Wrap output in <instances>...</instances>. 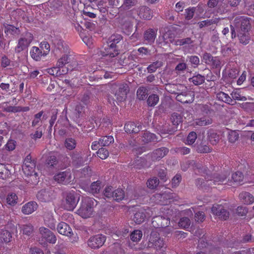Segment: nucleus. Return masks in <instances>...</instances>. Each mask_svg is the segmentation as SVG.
I'll return each instance as SVG.
<instances>
[{
    "mask_svg": "<svg viewBox=\"0 0 254 254\" xmlns=\"http://www.w3.org/2000/svg\"><path fill=\"white\" fill-rule=\"evenodd\" d=\"M95 200L90 197H86L81 200L80 206L77 210L79 215L83 218H87L93 214Z\"/></svg>",
    "mask_w": 254,
    "mask_h": 254,
    "instance_id": "1",
    "label": "nucleus"
},
{
    "mask_svg": "<svg viewBox=\"0 0 254 254\" xmlns=\"http://www.w3.org/2000/svg\"><path fill=\"white\" fill-rule=\"evenodd\" d=\"M63 204L64 208L68 210H73L80 199V194L74 190L65 191L63 193Z\"/></svg>",
    "mask_w": 254,
    "mask_h": 254,
    "instance_id": "2",
    "label": "nucleus"
},
{
    "mask_svg": "<svg viewBox=\"0 0 254 254\" xmlns=\"http://www.w3.org/2000/svg\"><path fill=\"white\" fill-rule=\"evenodd\" d=\"M112 88L117 100L119 102H123L126 100L127 94L129 91V88L127 84L115 83L112 85Z\"/></svg>",
    "mask_w": 254,
    "mask_h": 254,
    "instance_id": "3",
    "label": "nucleus"
},
{
    "mask_svg": "<svg viewBox=\"0 0 254 254\" xmlns=\"http://www.w3.org/2000/svg\"><path fill=\"white\" fill-rule=\"evenodd\" d=\"M251 20L250 18L244 16L236 17L233 24L235 26L237 32H249L252 27Z\"/></svg>",
    "mask_w": 254,
    "mask_h": 254,
    "instance_id": "4",
    "label": "nucleus"
},
{
    "mask_svg": "<svg viewBox=\"0 0 254 254\" xmlns=\"http://www.w3.org/2000/svg\"><path fill=\"white\" fill-rule=\"evenodd\" d=\"M96 90L94 88L86 91L81 97V101L85 105H91L96 102L97 98L96 96Z\"/></svg>",
    "mask_w": 254,
    "mask_h": 254,
    "instance_id": "5",
    "label": "nucleus"
},
{
    "mask_svg": "<svg viewBox=\"0 0 254 254\" xmlns=\"http://www.w3.org/2000/svg\"><path fill=\"white\" fill-rule=\"evenodd\" d=\"M229 175L228 172H225L221 173H214L211 175L212 178L209 179L210 181L208 184L209 186L213 187H216L215 186L223 184L226 180L227 177Z\"/></svg>",
    "mask_w": 254,
    "mask_h": 254,
    "instance_id": "6",
    "label": "nucleus"
},
{
    "mask_svg": "<svg viewBox=\"0 0 254 254\" xmlns=\"http://www.w3.org/2000/svg\"><path fill=\"white\" fill-rule=\"evenodd\" d=\"M36 161L32 159L31 155L28 154L25 158L22 165V170L27 175H31L34 172V168L36 166Z\"/></svg>",
    "mask_w": 254,
    "mask_h": 254,
    "instance_id": "7",
    "label": "nucleus"
},
{
    "mask_svg": "<svg viewBox=\"0 0 254 254\" xmlns=\"http://www.w3.org/2000/svg\"><path fill=\"white\" fill-rule=\"evenodd\" d=\"M106 241V237L101 234L91 237L88 241V245L92 249H99Z\"/></svg>",
    "mask_w": 254,
    "mask_h": 254,
    "instance_id": "8",
    "label": "nucleus"
},
{
    "mask_svg": "<svg viewBox=\"0 0 254 254\" xmlns=\"http://www.w3.org/2000/svg\"><path fill=\"white\" fill-rule=\"evenodd\" d=\"M27 38H20L18 42L17 46L15 48V51L19 53L22 51L26 49L33 40V35L31 33L27 34Z\"/></svg>",
    "mask_w": 254,
    "mask_h": 254,
    "instance_id": "9",
    "label": "nucleus"
},
{
    "mask_svg": "<svg viewBox=\"0 0 254 254\" xmlns=\"http://www.w3.org/2000/svg\"><path fill=\"white\" fill-rule=\"evenodd\" d=\"M71 174L69 171L60 172L55 175L54 179L58 183L67 185L71 182Z\"/></svg>",
    "mask_w": 254,
    "mask_h": 254,
    "instance_id": "10",
    "label": "nucleus"
},
{
    "mask_svg": "<svg viewBox=\"0 0 254 254\" xmlns=\"http://www.w3.org/2000/svg\"><path fill=\"white\" fill-rule=\"evenodd\" d=\"M138 140L143 144L159 141L158 137L155 134L147 131L142 132L138 136Z\"/></svg>",
    "mask_w": 254,
    "mask_h": 254,
    "instance_id": "11",
    "label": "nucleus"
},
{
    "mask_svg": "<svg viewBox=\"0 0 254 254\" xmlns=\"http://www.w3.org/2000/svg\"><path fill=\"white\" fill-rule=\"evenodd\" d=\"M52 189H43L38 192L36 196L37 199L42 202H49L54 197Z\"/></svg>",
    "mask_w": 254,
    "mask_h": 254,
    "instance_id": "12",
    "label": "nucleus"
},
{
    "mask_svg": "<svg viewBox=\"0 0 254 254\" xmlns=\"http://www.w3.org/2000/svg\"><path fill=\"white\" fill-rule=\"evenodd\" d=\"M39 232L42 237L47 242L52 244H55L56 242L57 238L56 236L49 229L41 227L39 228Z\"/></svg>",
    "mask_w": 254,
    "mask_h": 254,
    "instance_id": "13",
    "label": "nucleus"
},
{
    "mask_svg": "<svg viewBox=\"0 0 254 254\" xmlns=\"http://www.w3.org/2000/svg\"><path fill=\"white\" fill-rule=\"evenodd\" d=\"M165 89L171 94H178L184 93L187 90V87L181 84H166Z\"/></svg>",
    "mask_w": 254,
    "mask_h": 254,
    "instance_id": "14",
    "label": "nucleus"
},
{
    "mask_svg": "<svg viewBox=\"0 0 254 254\" xmlns=\"http://www.w3.org/2000/svg\"><path fill=\"white\" fill-rule=\"evenodd\" d=\"M168 152L169 149L167 147H163L155 149L151 153L150 156L152 161H159L165 156Z\"/></svg>",
    "mask_w": 254,
    "mask_h": 254,
    "instance_id": "15",
    "label": "nucleus"
},
{
    "mask_svg": "<svg viewBox=\"0 0 254 254\" xmlns=\"http://www.w3.org/2000/svg\"><path fill=\"white\" fill-rule=\"evenodd\" d=\"M81 180L80 183V186H82V185L83 184V182L84 181V179H85V181H86V184L85 186H83L82 188L85 190L87 188V186H88L90 182V178L93 176V172L92 171L91 168L89 167H87L84 168L81 172Z\"/></svg>",
    "mask_w": 254,
    "mask_h": 254,
    "instance_id": "16",
    "label": "nucleus"
},
{
    "mask_svg": "<svg viewBox=\"0 0 254 254\" xmlns=\"http://www.w3.org/2000/svg\"><path fill=\"white\" fill-rule=\"evenodd\" d=\"M122 41H123V37L121 35H113L109 39L107 44H109V46L111 48H114L119 49Z\"/></svg>",
    "mask_w": 254,
    "mask_h": 254,
    "instance_id": "17",
    "label": "nucleus"
},
{
    "mask_svg": "<svg viewBox=\"0 0 254 254\" xmlns=\"http://www.w3.org/2000/svg\"><path fill=\"white\" fill-rule=\"evenodd\" d=\"M135 124L133 122H129L126 123L125 125V130L126 132L128 133H137L142 128V126L141 124Z\"/></svg>",
    "mask_w": 254,
    "mask_h": 254,
    "instance_id": "18",
    "label": "nucleus"
},
{
    "mask_svg": "<svg viewBox=\"0 0 254 254\" xmlns=\"http://www.w3.org/2000/svg\"><path fill=\"white\" fill-rule=\"evenodd\" d=\"M57 229L58 232L62 235L68 237H71L72 235L71 228L65 222H61L59 223Z\"/></svg>",
    "mask_w": 254,
    "mask_h": 254,
    "instance_id": "19",
    "label": "nucleus"
},
{
    "mask_svg": "<svg viewBox=\"0 0 254 254\" xmlns=\"http://www.w3.org/2000/svg\"><path fill=\"white\" fill-rule=\"evenodd\" d=\"M163 246L164 242L162 239L157 236L155 238L152 236H150L148 245L149 247H154L156 249H160Z\"/></svg>",
    "mask_w": 254,
    "mask_h": 254,
    "instance_id": "20",
    "label": "nucleus"
},
{
    "mask_svg": "<svg viewBox=\"0 0 254 254\" xmlns=\"http://www.w3.org/2000/svg\"><path fill=\"white\" fill-rule=\"evenodd\" d=\"M157 30L156 29L149 28L146 30L144 33V39L149 43H152L156 37Z\"/></svg>",
    "mask_w": 254,
    "mask_h": 254,
    "instance_id": "21",
    "label": "nucleus"
},
{
    "mask_svg": "<svg viewBox=\"0 0 254 254\" xmlns=\"http://www.w3.org/2000/svg\"><path fill=\"white\" fill-rule=\"evenodd\" d=\"M71 157L72 163L76 167L82 166L84 163V160L79 152H73Z\"/></svg>",
    "mask_w": 254,
    "mask_h": 254,
    "instance_id": "22",
    "label": "nucleus"
},
{
    "mask_svg": "<svg viewBox=\"0 0 254 254\" xmlns=\"http://www.w3.org/2000/svg\"><path fill=\"white\" fill-rule=\"evenodd\" d=\"M37 208V204L34 201H30L27 203L22 208V212L25 214H30L36 210Z\"/></svg>",
    "mask_w": 254,
    "mask_h": 254,
    "instance_id": "23",
    "label": "nucleus"
},
{
    "mask_svg": "<svg viewBox=\"0 0 254 254\" xmlns=\"http://www.w3.org/2000/svg\"><path fill=\"white\" fill-rule=\"evenodd\" d=\"M139 15L140 17L146 20H150L152 17L150 8L146 6L140 7Z\"/></svg>",
    "mask_w": 254,
    "mask_h": 254,
    "instance_id": "24",
    "label": "nucleus"
},
{
    "mask_svg": "<svg viewBox=\"0 0 254 254\" xmlns=\"http://www.w3.org/2000/svg\"><path fill=\"white\" fill-rule=\"evenodd\" d=\"M145 217V210L140 208L134 214L133 220L135 223L140 224L144 221Z\"/></svg>",
    "mask_w": 254,
    "mask_h": 254,
    "instance_id": "25",
    "label": "nucleus"
},
{
    "mask_svg": "<svg viewBox=\"0 0 254 254\" xmlns=\"http://www.w3.org/2000/svg\"><path fill=\"white\" fill-rule=\"evenodd\" d=\"M242 202L245 204H250L254 202V197L249 192L244 191L239 194Z\"/></svg>",
    "mask_w": 254,
    "mask_h": 254,
    "instance_id": "26",
    "label": "nucleus"
},
{
    "mask_svg": "<svg viewBox=\"0 0 254 254\" xmlns=\"http://www.w3.org/2000/svg\"><path fill=\"white\" fill-rule=\"evenodd\" d=\"M3 26L4 28V33L7 35L8 34L11 35H18L20 33L19 28H17L13 25L4 23Z\"/></svg>",
    "mask_w": 254,
    "mask_h": 254,
    "instance_id": "27",
    "label": "nucleus"
},
{
    "mask_svg": "<svg viewBox=\"0 0 254 254\" xmlns=\"http://www.w3.org/2000/svg\"><path fill=\"white\" fill-rule=\"evenodd\" d=\"M214 167L212 165L210 166V168L206 166L202 165L199 172L202 174V175L204 176L205 179H207L208 181L209 179L212 178L211 173L214 170Z\"/></svg>",
    "mask_w": 254,
    "mask_h": 254,
    "instance_id": "28",
    "label": "nucleus"
},
{
    "mask_svg": "<svg viewBox=\"0 0 254 254\" xmlns=\"http://www.w3.org/2000/svg\"><path fill=\"white\" fill-rule=\"evenodd\" d=\"M195 123L196 125L199 126H206L211 125L213 123V120L209 117L204 116L196 119Z\"/></svg>",
    "mask_w": 254,
    "mask_h": 254,
    "instance_id": "29",
    "label": "nucleus"
},
{
    "mask_svg": "<svg viewBox=\"0 0 254 254\" xmlns=\"http://www.w3.org/2000/svg\"><path fill=\"white\" fill-rule=\"evenodd\" d=\"M126 194L125 191L121 188L114 190V197L113 200L119 202L126 198Z\"/></svg>",
    "mask_w": 254,
    "mask_h": 254,
    "instance_id": "30",
    "label": "nucleus"
},
{
    "mask_svg": "<svg viewBox=\"0 0 254 254\" xmlns=\"http://www.w3.org/2000/svg\"><path fill=\"white\" fill-rule=\"evenodd\" d=\"M108 47L105 48V52H103L105 53L104 56H109L110 58H114L116 57L119 54L120 49L118 48H111L109 46V44H107Z\"/></svg>",
    "mask_w": 254,
    "mask_h": 254,
    "instance_id": "31",
    "label": "nucleus"
},
{
    "mask_svg": "<svg viewBox=\"0 0 254 254\" xmlns=\"http://www.w3.org/2000/svg\"><path fill=\"white\" fill-rule=\"evenodd\" d=\"M237 37L240 42L243 45L248 44L250 40L249 32H237Z\"/></svg>",
    "mask_w": 254,
    "mask_h": 254,
    "instance_id": "32",
    "label": "nucleus"
},
{
    "mask_svg": "<svg viewBox=\"0 0 254 254\" xmlns=\"http://www.w3.org/2000/svg\"><path fill=\"white\" fill-rule=\"evenodd\" d=\"M11 238V233L7 230H1L0 231V244L3 243H8Z\"/></svg>",
    "mask_w": 254,
    "mask_h": 254,
    "instance_id": "33",
    "label": "nucleus"
},
{
    "mask_svg": "<svg viewBox=\"0 0 254 254\" xmlns=\"http://www.w3.org/2000/svg\"><path fill=\"white\" fill-rule=\"evenodd\" d=\"M137 4V0H124L122 5L120 7V10H128Z\"/></svg>",
    "mask_w": 254,
    "mask_h": 254,
    "instance_id": "34",
    "label": "nucleus"
},
{
    "mask_svg": "<svg viewBox=\"0 0 254 254\" xmlns=\"http://www.w3.org/2000/svg\"><path fill=\"white\" fill-rule=\"evenodd\" d=\"M155 197L159 200L161 204L165 203V200L173 198V194L166 192L163 193H156L154 195Z\"/></svg>",
    "mask_w": 254,
    "mask_h": 254,
    "instance_id": "35",
    "label": "nucleus"
},
{
    "mask_svg": "<svg viewBox=\"0 0 254 254\" xmlns=\"http://www.w3.org/2000/svg\"><path fill=\"white\" fill-rule=\"evenodd\" d=\"M216 98L220 101L228 104H232L233 100L225 93L220 91L216 94Z\"/></svg>",
    "mask_w": 254,
    "mask_h": 254,
    "instance_id": "36",
    "label": "nucleus"
},
{
    "mask_svg": "<svg viewBox=\"0 0 254 254\" xmlns=\"http://www.w3.org/2000/svg\"><path fill=\"white\" fill-rule=\"evenodd\" d=\"M205 79V77L200 74H197L189 79V81L192 82L195 85L202 84L204 82Z\"/></svg>",
    "mask_w": 254,
    "mask_h": 254,
    "instance_id": "37",
    "label": "nucleus"
},
{
    "mask_svg": "<svg viewBox=\"0 0 254 254\" xmlns=\"http://www.w3.org/2000/svg\"><path fill=\"white\" fill-rule=\"evenodd\" d=\"M9 165H6L0 163V178L4 179L10 175L8 167Z\"/></svg>",
    "mask_w": 254,
    "mask_h": 254,
    "instance_id": "38",
    "label": "nucleus"
},
{
    "mask_svg": "<svg viewBox=\"0 0 254 254\" xmlns=\"http://www.w3.org/2000/svg\"><path fill=\"white\" fill-rule=\"evenodd\" d=\"M31 57L36 61H39L42 56L45 55L39 48L33 47L32 51L30 52Z\"/></svg>",
    "mask_w": 254,
    "mask_h": 254,
    "instance_id": "39",
    "label": "nucleus"
},
{
    "mask_svg": "<svg viewBox=\"0 0 254 254\" xmlns=\"http://www.w3.org/2000/svg\"><path fill=\"white\" fill-rule=\"evenodd\" d=\"M148 90L146 87H140L137 91V96L139 100H143L147 98Z\"/></svg>",
    "mask_w": 254,
    "mask_h": 254,
    "instance_id": "40",
    "label": "nucleus"
},
{
    "mask_svg": "<svg viewBox=\"0 0 254 254\" xmlns=\"http://www.w3.org/2000/svg\"><path fill=\"white\" fill-rule=\"evenodd\" d=\"M182 116L178 113H173L170 118V120L175 127H177L182 122Z\"/></svg>",
    "mask_w": 254,
    "mask_h": 254,
    "instance_id": "41",
    "label": "nucleus"
},
{
    "mask_svg": "<svg viewBox=\"0 0 254 254\" xmlns=\"http://www.w3.org/2000/svg\"><path fill=\"white\" fill-rule=\"evenodd\" d=\"M156 170L157 173V176L163 182H166L168 179L166 168H157Z\"/></svg>",
    "mask_w": 254,
    "mask_h": 254,
    "instance_id": "42",
    "label": "nucleus"
},
{
    "mask_svg": "<svg viewBox=\"0 0 254 254\" xmlns=\"http://www.w3.org/2000/svg\"><path fill=\"white\" fill-rule=\"evenodd\" d=\"M114 189L112 186L106 187L104 191L103 195L106 198H108L109 200H113L114 197Z\"/></svg>",
    "mask_w": 254,
    "mask_h": 254,
    "instance_id": "43",
    "label": "nucleus"
},
{
    "mask_svg": "<svg viewBox=\"0 0 254 254\" xmlns=\"http://www.w3.org/2000/svg\"><path fill=\"white\" fill-rule=\"evenodd\" d=\"M122 29L126 34L129 35L133 32V24L130 21H125L123 25Z\"/></svg>",
    "mask_w": 254,
    "mask_h": 254,
    "instance_id": "44",
    "label": "nucleus"
},
{
    "mask_svg": "<svg viewBox=\"0 0 254 254\" xmlns=\"http://www.w3.org/2000/svg\"><path fill=\"white\" fill-rule=\"evenodd\" d=\"M114 138L112 136H105L99 140V145L103 146H108L114 142Z\"/></svg>",
    "mask_w": 254,
    "mask_h": 254,
    "instance_id": "45",
    "label": "nucleus"
},
{
    "mask_svg": "<svg viewBox=\"0 0 254 254\" xmlns=\"http://www.w3.org/2000/svg\"><path fill=\"white\" fill-rule=\"evenodd\" d=\"M58 160L56 157L54 156H50L48 157L46 160V165L47 167L49 168L58 167L57 166Z\"/></svg>",
    "mask_w": 254,
    "mask_h": 254,
    "instance_id": "46",
    "label": "nucleus"
},
{
    "mask_svg": "<svg viewBox=\"0 0 254 254\" xmlns=\"http://www.w3.org/2000/svg\"><path fill=\"white\" fill-rule=\"evenodd\" d=\"M159 100V96L155 94H152L149 96L147 103L149 106L154 107L158 103Z\"/></svg>",
    "mask_w": 254,
    "mask_h": 254,
    "instance_id": "47",
    "label": "nucleus"
},
{
    "mask_svg": "<svg viewBox=\"0 0 254 254\" xmlns=\"http://www.w3.org/2000/svg\"><path fill=\"white\" fill-rule=\"evenodd\" d=\"M148 191L145 188L138 187L135 189L133 195L135 198H138L140 197L146 195Z\"/></svg>",
    "mask_w": 254,
    "mask_h": 254,
    "instance_id": "48",
    "label": "nucleus"
},
{
    "mask_svg": "<svg viewBox=\"0 0 254 254\" xmlns=\"http://www.w3.org/2000/svg\"><path fill=\"white\" fill-rule=\"evenodd\" d=\"M23 234L30 236L34 232V227L30 223L23 225L21 227Z\"/></svg>",
    "mask_w": 254,
    "mask_h": 254,
    "instance_id": "49",
    "label": "nucleus"
},
{
    "mask_svg": "<svg viewBox=\"0 0 254 254\" xmlns=\"http://www.w3.org/2000/svg\"><path fill=\"white\" fill-rule=\"evenodd\" d=\"M244 177V173L240 171H238L232 175V179L236 183H240L243 181Z\"/></svg>",
    "mask_w": 254,
    "mask_h": 254,
    "instance_id": "50",
    "label": "nucleus"
},
{
    "mask_svg": "<svg viewBox=\"0 0 254 254\" xmlns=\"http://www.w3.org/2000/svg\"><path fill=\"white\" fill-rule=\"evenodd\" d=\"M208 139L211 144H216L219 140V136L216 132L210 131L208 133Z\"/></svg>",
    "mask_w": 254,
    "mask_h": 254,
    "instance_id": "51",
    "label": "nucleus"
},
{
    "mask_svg": "<svg viewBox=\"0 0 254 254\" xmlns=\"http://www.w3.org/2000/svg\"><path fill=\"white\" fill-rule=\"evenodd\" d=\"M196 151L199 153H206L210 152L211 149L204 143H201L196 146Z\"/></svg>",
    "mask_w": 254,
    "mask_h": 254,
    "instance_id": "52",
    "label": "nucleus"
},
{
    "mask_svg": "<svg viewBox=\"0 0 254 254\" xmlns=\"http://www.w3.org/2000/svg\"><path fill=\"white\" fill-rule=\"evenodd\" d=\"M18 197L15 193L11 192L9 193L6 197L7 203L10 205H14L17 203Z\"/></svg>",
    "mask_w": 254,
    "mask_h": 254,
    "instance_id": "53",
    "label": "nucleus"
},
{
    "mask_svg": "<svg viewBox=\"0 0 254 254\" xmlns=\"http://www.w3.org/2000/svg\"><path fill=\"white\" fill-rule=\"evenodd\" d=\"M101 182L97 181L93 182L90 185V191L92 193H98L101 189Z\"/></svg>",
    "mask_w": 254,
    "mask_h": 254,
    "instance_id": "54",
    "label": "nucleus"
},
{
    "mask_svg": "<svg viewBox=\"0 0 254 254\" xmlns=\"http://www.w3.org/2000/svg\"><path fill=\"white\" fill-rule=\"evenodd\" d=\"M162 65V62L161 61H157L153 62L152 64H150L147 68V71L149 73L155 72L156 69Z\"/></svg>",
    "mask_w": 254,
    "mask_h": 254,
    "instance_id": "55",
    "label": "nucleus"
},
{
    "mask_svg": "<svg viewBox=\"0 0 254 254\" xmlns=\"http://www.w3.org/2000/svg\"><path fill=\"white\" fill-rule=\"evenodd\" d=\"M193 41L190 37H187L182 39H178L175 41L176 46H184L186 45H190L193 43Z\"/></svg>",
    "mask_w": 254,
    "mask_h": 254,
    "instance_id": "56",
    "label": "nucleus"
},
{
    "mask_svg": "<svg viewBox=\"0 0 254 254\" xmlns=\"http://www.w3.org/2000/svg\"><path fill=\"white\" fill-rule=\"evenodd\" d=\"M190 224V219L188 217H183L180 220L178 225L182 228L187 229L189 227Z\"/></svg>",
    "mask_w": 254,
    "mask_h": 254,
    "instance_id": "57",
    "label": "nucleus"
},
{
    "mask_svg": "<svg viewBox=\"0 0 254 254\" xmlns=\"http://www.w3.org/2000/svg\"><path fill=\"white\" fill-rule=\"evenodd\" d=\"M69 57L66 55H64L58 60L57 65L59 67H63L64 65L69 63Z\"/></svg>",
    "mask_w": 254,
    "mask_h": 254,
    "instance_id": "58",
    "label": "nucleus"
},
{
    "mask_svg": "<svg viewBox=\"0 0 254 254\" xmlns=\"http://www.w3.org/2000/svg\"><path fill=\"white\" fill-rule=\"evenodd\" d=\"M159 183L158 179L156 177H154L152 179H150L148 180L146 184L148 188L150 189H154L158 186Z\"/></svg>",
    "mask_w": 254,
    "mask_h": 254,
    "instance_id": "59",
    "label": "nucleus"
},
{
    "mask_svg": "<svg viewBox=\"0 0 254 254\" xmlns=\"http://www.w3.org/2000/svg\"><path fill=\"white\" fill-rule=\"evenodd\" d=\"M57 48L62 52L66 53L68 50V47L63 40H58L55 43Z\"/></svg>",
    "mask_w": 254,
    "mask_h": 254,
    "instance_id": "60",
    "label": "nucleus"
},
{
    "mask_svg": "<svg viewBox=\"0 0 254 254\" xmlns=\"http://www.w3.org/2000/svg\"><path fill=\"white\" fill-rule=\"evenodd\" d=\"M142 236V232L140 230H134L130 234V239L133 242H138Z\"/></svg>",
    "mask_w": 254,
    "mask_h": 254,
    "instance_id": "61",
    "label": "nucleus"
},
{
    "mask_svg": "<svg viewBox=\"0 0 254 254\" xmlns=\"http://www.w3.org/2000/svg\"><path fill=\"white\" fill-rule=\"evenodd\" d=\"M64 145L65 147L68 150H72L76 146L75 140L72 138H66L65 140Z\"/></svg>",
    "mask_w": 254,
    "mask_h": 254,
    "instance_id": "62",
    "label": "nucleus"
},
{
    "mask_svg": "<svg viewBox=\"0 0 254 254\" xmlns=\"http://www.w3.org/2000/svg\"><path fill=\"white\" fill-rule=\"evenodd\" d=\"M97 155L102 159H105L107 158L109 154V151L106 148L101 147L99 148L97 152Z\"/></svg>",
    "mask_w": 254,
    "mask_h": 254,
    "instance_id": "63",
    "label": "nucleus"
},
{
    "mask_svg": "<svg viewBox=\"0 0 254 254\" xmlns=\"http://www.w3.org/2000/svg\"><path fill=\"white\" fill-rule=\"evenodd\" d=\"M189 167H191L193 169L198 170V172L201 169L202 164L194 160H190L187 162Z\"/></svg>",
    "mask_w": 254,
    "mask_h": 254,
    "instance_id": "64",
    "label": "nucleus"
}]
</instances>
